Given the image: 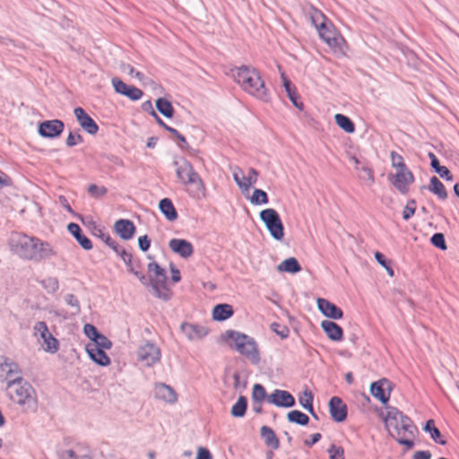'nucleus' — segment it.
Here are the masks:
<instances>
[{"mask_svg": "<svg viewBox=\"0 0 459 459\" xmlns=\"http://www.w3.org/2000/svg\"><path fill=\"white\" fill-rule=\"evenodd\" d=\"M389 180L401 194L405 195L410 185L414 182V176L409 169H405L397 170L394 176H389Z\"/></svg>", "mask_w": 459, "mask_h": 459, "instance_id": "11", "label": "nucleus"}, {"mask_svg": "<svg viewBox=\"0 0 459 459\" xmlns=\"http://www.w3.org/2000/svg\"><path fill=\"white\" fill-rule=\"evenodd\" d=\"M233 313L231 305L226 303L217 304L212 310V318L215 321H224L230 318Z\"/></svg>", "mask_w": 459, "mask_h": 459, "instance_id": "32", "label": "nucleus"}, {"mask_svg": "<svg viewBox=\"0 0 459 459\" xmlns=\"http://www.w3.org/2000/svg\"><path fill=\"white\" fill-rule=\"evenodd\" d=\"M428 188L441 200H446L448 196L444 184L435 176L430 178Z\"/></svg>", "mask_w": 459, "mask_h": 459, "instance_id": "33", "label": "nucleus"}, {"mask_svg": "<svg viewBox=\"0 0 459 459\" xmlns=\"http://www.w3.org/2000/svg\"><path fill=\"white\" fill-rule=\"evenodd\" d=\"M67 230L84 250H91L92 248L91 239L82 233L78 224L71 222L67 225Z\"/></svg>", "mask_w": 459, "mask_h": 459, "instance_id": "27", "label": "nucleus"}, {"mask_svg": "<svg viewBox=\"0 0 459 459\" xmlns=\"http://www.w3.org/2000/svg\"><path fill=\"white\" fill-rule=\"evenodd\" d=\"M279 272L297 273L301 271V266L295 257H289L277 265Z\"/></svg>", "mask_w": 459, "mask_h": 459, "instance_id": "34", "label": "nucleus"}, {"mask_svg": "<svg viewBox=\"0 0 459 459\" xmlns=\"http://www.w3.org/2000/svg\"><path fill=\"white\" fill-rule=\"evenodd\" d=\"M173 164L176 167L178 178L184 185H197L200 188H204L202 178L188 160L181 159L180 160H175Z\"/></svg>", "mask_w": 459, "mask_h": 459, "instance_id": "7", "label": "nucleus"}, {"mask_svg": "<svg viewBox=\"0 0 459 459\" xmlns=\"http://www.w3.org/2000/svg\"><path fill=\"white\" fill-rule=\"evenodd\" d=\"M423 430L426 431V432H429L431 438L440 444V445H446V441L444 440V439H441V433L439 431V429L435 426V421L433 420H429L424 428H423Z\"/></svg>", "mask_w": 459, "mask_h": 459, "instance_id": "38", "label": "nucleus"}, {"mask_svg": "<svg viewBox=\"0 0 459 459\" xmlns=\"http://www.w3.org/2000/svg\"><path fill=\"white\" fill-rule=\"evenodd\" d=\"M258 172L256 169L250 168L248 175L243 176V180L246 182L247 191L257 181Z\"/></svg>", "mask_w": 459, "mask_h": 459, "instance_id": "54", "label": "nucleus"}, {"mask_svg": "<svg viewBox=\"0 0 459 459\" xmlns=\"http://www.w3.org/2000/svg\"><path fill=\"white\" fill-rule=\"evenodd\" d=\"M82 142H83V138L80 134H74L73 132H70L66 138L65 143L68 147H73V146H74L78 143H81Z\"/></svg>", "mask_w": 459, "mask_h": 459, "instance_id": "58", "label": "nucleus"}, {"mask_svg": "<svg viewBox=\"0 0 459 459\" xmlns=\"http://www.w3.org/2000/svg\"><path fill=\"white\" fill-rule=\"evenodd\" d=\"M385 421L387 430L394 437L403 436L405 432L413 435L416 430L411 420L395 408L388 410Z\"/></svg>", "mask_w": 459, "mask_h": 459, "instance_id": "5", "label": "nucleus"}, {"mask_svg": "<svg viewBox=\"0 0 459 459\" xmlns=\"http://www.w3.org/2000/svg\"><path fill=\"white\" fill-rule=\"evenodd\" d=\"M259 216L271 236L275 240H281L284 237V227L279 213L273 208H267L261 211Z\"/></svg>", "mask_w": 459, "mask_h": 459, "instance_id": "6", "label": "nucleus"}, {"mask_svg": "<svg viewBox=\"0 0 459 459\" xmlns=\"http://www.w3.org/2000/svg\"><path fill=\"white\" fill-rule=\"evenodd\" d=\"M314 395L307 389L304 390L299 395V403L307 411H312Z\"/></svg>", "mask_w": 459, "mask_h": 459, "instance_id": "42", "label": "nucleus"}, {"mask_svg": "<svg viewBox=\"0 0 459 459\" xmlns=\"http://www.w3.org/2000/svg\"><path fill=\"white\" fill-rule=\"evenodd\" d=\"M250 202L255 205H260L268 204L269 199L265 191L256 188L254 190L253 195L250 197Z\"/></svg>", "mask_w": 459, "mask_h": 459, "instance_id": "43", "label": "nucleus"}, {"mask_svg": "<svg viewBox=\"0 0 459 459\" xmlns=\"http://www.w3.org/2000/svg\"><path fill=\"white\" fill-rule=\"evenodd\" d=\"M260 435L265 446L272 450H277L280 447V441L273 429L268 426H263L260 429Z\"/></svg>", "mask_w": 459, "mask_h": 459, "instance_id": "28", "label": "nucleus"}, {"mask_svg": "<svg viewBox=\"0 0 459 459\" xmlns=\"http://www.w3.org/2000/svg\"><path fill=\"white\" fill-rule=\"evenodd\" d=\"M61 459H93V456L89 447L79 445L72 449L63 451Z\"/></svg>", "mask_w": 459, "mask_h": 459, "instance_id": "25", "label": "nucleus"}, {"mask_svg": "<svg viewBox=\"0 0 459 459\" xmlns=\"http://www.w3.org/2000/svg\"><path fill=\"white\" fill-rule=\"evenodd\" d=\"M321 327L327 337L333 342H340L343 337L342 328L335 322L330 320H323Z\"/></svg>", "mask_w": 459, "mask_h": 459, "instance_id": "26", "label": "nucleus"}, {"mask_svg": "<svg viewBox=\"0 0 459 459\" xmlns=\"http://www.w3.org/2000/svg\"><path fill=\"white\" fill-rule=\"evenodd\" d=\"M353 160H354L355 164L357 165L356 169H360L362 172V174L360 175V178L362 179H368L370 182H374V174H373L372 169L367 166H362L361 168H359L358 165L359 164V160L355 157H353Z\"/></svg>", "mask_w": 459, "mask_h": 459, "instance_id": "51", "label": "nucleus"}, {"mask_svg": "<svg viewBox=\"0 0 459 459\" xmlns=\"http://www.w3.org/2000/svg\"><path fill=\"white\" fill-rule=\"evenodd\" d=\"M114 230L121 238L129 240L134 237L136 228L130 220L120 219L115 222Z\"/></svg>", "mask_w": 459, "mask_h": 459, "instance_id": "23", "label": "nucleus"}, {"mask_svg": "<svg viewBox=\"0 0 459 459\" xmlns=\"http://www.w3.org/2000/svg\"><path fill=\"white\" fill-rule=\"evenodd\" d=\"M431 168L442 178H445L447 181H452L453 180V176L451 175L449 169L446 167H445V166H441L440 163H439V160L438 161H435L434 160L433 161V165L431 166Z\"/></svg>", "mask_w": 459, "mask_h": 459, "instance_id": "46", "label": "nucleus"}, {"mask_svg": "<svg viewBox=\"0 0 459 459\" xmlns=\"http://www.w3.org/2000/svg\"><path fill=\"white\" fill-rule=\"evenodd\" d=\"M391 160L393 167H394L397 170H403L408 169L403 162V159L401 155L397 154L395 152H391Z\"/></svg>", "mask_w": 459, "mask_h": 459, "instance_id": "55", "label": "nucleus"}, {"mask_svg": "<svg viewBox=\"0 0 459 459\" xmlns=\"http://www.w3.org/2000/svg\"><path fill=\"white\" fill-rule=\"evenodd\" d=\"M138 360L146 367H152L160 362L161 358L160 349L154 343L146 342L137 350Z\"/></svg>", "mask_w": 459, "mask_h": 459, "instance_id": "9", "label": "nucleus"}, {"mask_svg": "<svg viewBox=\"0 0 459 459\" xmlns=\"http://www.w3.org/2000/svg\"><path fill=\"white\" fill-rule=\"evenodd\" d=\"M221 339L225 342L231 340L233 342L231 347L248 359L251 364L258 365L260 363L261 357L258 344L253 337L235 330H227L221 334Z\"/></svg>", "mask_w": 459, "mask_h": 459, "instance_id": "4", "label": "nucleus"}, {"mask_svg": "<svg viewBox=\"0 0 459 459\" xmlns=\"http://www.w3.org/2000/svg\"><path fill=\"white\" fill-rule=\"evenodd\" d=\"M93 234L102 239L114 251H118L119 245L100 228L95 226Z\"/></svg>", "mask_w": 459, "mask_h": 459, "instance_id": "41", "label": "nucleus"}, {"mask_svg": "<svg viewBox=\"0 0 459 459\" xmlns=\"http://www.w3.org/2000/svg\"><path fill=\"white\" fill-rule=\"evenodd\" d=\"M147 271L149 273L148 283L143 284L144 286H150L154 284H165L168 281L166 271L160 266L156 262H151L147 265Z\"/></svg>", "mask_w": 459, "mask_h": 459, "instance_id": "16", "label": "nucleus"}, {"mask_svg": "<svg viewBox=\"0 0 459 459\" xmlns=\"http://www.w3.org/2000/svg\"><path fill=\"white\" fill-rule=\"evenodd\" d=\"M317 307L319 311L328 318L337 320L343 316L342 310L327 299L322 298L317 299Z\"/></svg>", "mask_w": 459, "mask_h": 459, "instance_id": "22", "label": "nucleus"}, {"mask_svg": "<svg viewBox=\"0 0 459 459\" xmlns=\"http://www.w3.org/2000/svg\"><path fill=\"white\" fill-rule=\"evenodd\" d=\"M74 116L80 124L81 127L90 134H95L99 131V126L96 122L81 108H75L74 110Z\"/></svg>", "mask_w": 459, "mask_h": 459, "instance_id": "18", "label": "nucleus"}, {"mask_svg": "<svg viewBox=\"0 0 459 459\" xmlns=\"http://www.w3.org/2000/svg\"><path fill=\"white\" fill-rule=\"evenodd\" d=\"M169 247L183 258H188L194 253L193 245L186 239L171 238L169 241Z\"/></svg>", "mask_w": 459, "mask_h": 459, "instance_id": "20", "label": "nucleus"}, {"mask_svg": "<svg viewBox=\"0 0 459 459\" xmlns=\"http://www.w3.org/2000/svg\"><path fill=\"white\" fill-rule=\"evenodd\" d=\"M65 300L68 306L75 308V314H79L81 311L80 302L74 294H67L65 297Z\"/></svg>", "mask_w": 459, "mask_h": 459, "instance_id": "61", "label": "nucleus"}, {"mask_svg": "<svg viewBox=\"0 0 459 459\" xmlns=\"http://www.w3.org/2000/svg\"><path fill=\"white\" fill-rule=\"evenodd\" d=\"M117 255L123 260L127 267V271L133 273L137 279L140 281L142 284L148 283V279L145 274H143L141 271L135 269L134 265V259L131 253L127 252L126 249L118 247V251H115Z\"/></svg>", "mask_w": 459, "mask_h": 459, "instance_id": "19", "label": "nucleus"}, {"mask_svg": "<svg viewBox=\"0 0 459 459\" xmlns=\"http://www.w3.org/2000/svg\"><path fill=\"white\" fill-rule=\"evenodd\" d=\"M35 335L39 333L44 343V350L50 353H56L58 351L59 343L52 333L48 331V325L45 322H37L33 327Z\"/></svg>", "mask_w": 459, "mask_h": 459, "instance_id": "10", "label": "nucleus"}, {"mask_svg": "<svg viewBox=\"0 0 459 459\" xmlns=\"http://www.w3.org/2000/svg\"><path fill=\"white\" fill-rule=\"evenodd\" d=\"M430 242L433 246H435L436 247L441 249V250H446V239H445V236L443 233H435L432 235L431 238H430Z\"/></svg>", "mask_w": 459, "mask_h": 459, "instance_id": "50", "label": "nucleus"}, {"mask_svg": "<svg viewBox=\"0 0 459 459\" xmlns=\"http://www.w3.org/2000/svg\"><path fill=\"white\" fill-rule=\"evenodd\" d=\"M154 396L169 403L177 402V394L170 386L163 383H156L154 385Z\"/></svg>", "mask_w": 459, "mask_h": 459, "instance_id": "24", "label": "nucleus"}, {"mask_svg": "<svg viewBox=\"0 0 459 459\" xmlns=\"http://www.w3.org/2000/svg\"><path fill=\"white\" fill-rule=\"evenodd\" d=\"M155 106L157 110L167 118L174 116V108L172 104L165 98L156 100Z\"/></svg>", "mask_w": 459, "mask_h": 459, "instance_id": "35", "label": "nucleus"}, {"mask_svg": "<svg viewBox=\"0 0 459 459\" xmlns=\"http://www.w3.org/2000/svg\"><path fill=\"white\" fill-rule=\"evenodd\" d=\"M93 342L91 347H98L101 350H109L112 347L111 341L102 333H100Z\"/></svg>", "mask_w": 459, "mask_h": 459, "instance_id": "48", "label": "nucleus"}, {"mask_svg": "<svg viewBox=\"0 0 459 459\" xmlns=\"http://www.w3.org/2000/svg\"><path fill=\"white\" fill-rule=\"evenodd\" d=\"M41 286L48 292L55 293L59 288V282L56 277H48L41 281Z\"/></svg>", "mask_w": 459, "mask_h": 459, "instance_id": "44", "label": "nucleus"}, {"mask_svg": "<svg viewBox=\"0 0 459 459\" xmlns=\"http://www.w3.org/2000/svg\"><path fill=\"white\" fill-rule=\"evenodd\" d=\"M9 246L12 252L21 258L35 262L48 259L56 255L48 242L19 232L11 234Z\"/></svg>", "mask_w": 459, "mask_h": 459, "instance_id": "1", "label": "nucleus"}, {"mask_svg": "<svg viewBox=\"0 0 459 459\" xmlns=\"http://www.w3.org/2000/svg\"><path fill=\"white\" fill-rule=\"evenodd\" d=\"M232 176H233V179L236 182V184L238 185V186L242 191H247L246 182H245V180H243V176H245V175L243 174L242 169L239 167H235L232 170Z\"/></svg>", "mask_w": 459, "mask_h": 459, "instance_id": "49", "label": "nucleus"}, {"mask_svg": "<svg viewBox=\"0 0 459 459\" xmlns=\"http://www.w3.org/2000/svg\"><path fill=\"white\" fill-rule=\"evenodd\" d=\"M267 402L277 407L290 408L296 403L293 395L285 390L275 389L268 397Z\"/></svg>", "mask_w": 459, "mask_h": 459, "instance_id": "15", "label": "nucleus"}, {"mask_svg": "<svg viewBox=\"0 0 459 459\" xmlns=\"http://www.w3.org/2000/svg\"><path fill=\"white\" fill-rule=\"evenodd\" d=\"M287 420L291 422L300 426H307L309 422V418L304 412L293 410L287 413Z\"/></svg>", "mask_w": 459, "mask_h": 459, "instance_id": "37", "label": "nucleus"}, {"mask_svg": "<svg viewBox=\"0 0 459 459\" xmlns=\"http://www.w3.org/2000/svg\"><path fill=\"white\" fill-rule=\"evenodd\" d=\"M266 397L264 387L261 384H255L252 391L253 402L261 403Z\"/></svg>", "mask_w": 459, "mask_h": 459, "instance_id": "45", "label": "nucleus"}, {"mask_svg": "<svg viewBox=\"0 0 459 459\" xmlns=\"http://www.w3.org/2000/svg\"><path fill=\"white\" fill-rule=\"evenodd\" d=\"M65 124L59 119L46 120L39 125L38 132L44 138L58 137L64 131Z\"/></svg>", "mask_w": 459, "mask_h": 459, "instance_id": "12", "label": "nucleus"}, {"mask_svg": "<svg viewBox=\"0 0 459 459\" xmlns=\"http://www.w3.org/2000/svg\"><path fill=\"white\" fill-rule=\"evenodd\" d=\"M336 125L342 128L344 132L352 134L355 132V126L352 120L342 114H336L334 116Z\"/></svg>", "mask_w": 459, "mask_h": 459, "instance_id": "36", "label": "nucleus"}, {"mask_svg": "<svg viewBox=\"0 0 459 459\" xmlns=\"http://www.w3.org/2000/svg\"><path fill=\"white\" fill-rule=\"evenodd\" d=\"M180 330L189 341L200 340L208 334L206 327L186 322L181 324Z\"/></svg>", "mask_w": 459, "mask_h": 459, "instance_id": "21", "label": "nucleus"}, {"mask_svg": "<svg viewBox=\"0 0 459 459\" xmlns=\"http://www.w3.org/2000/svg\"><path fill=\"white\" fill-rule=\"evenodd\" d=\"M83 332L85 335L91 339L92 342L96 340L98 335L100 333L98 329L91 324H85L83 326Z\"/></svg>", "mask_w": 459, "mask_h": 459, "instance_id": "57", "label": "nucleus"}, {"mask_svg": "<svg viewBox=\"0 0 459 459\" xmlns=\"http://www.w3.org/2000/svg\"><path fill=\"white\" fill-rule=\"evenodd\" d=\"M271 328L277 335H279L282 339H285L289 336L290 330L285 325H281L277 323H273Z\"/></svg>", "mask_w": 459, "mask_h": 459, "instance_id": "56", "label": "nucleus"}, {"mask_svg": "<svg viewBox=\"0 0 459 459\" xmlns=\"http://www.w3.org/2000/svg\"><path fill=\"white\" fill-rule=\"evenodd\" d=\"M86 351L89 357L100 366H108L110 364V359L104 351L98 347H91V344L86 346Z\"/></svg>", "mask_w": 459, "mask_h": 459, "instance_id": "29", "label": "nucleus"}, {"mask_svg": "<svg viewBox=\"0 0 459 459\" xmlns=\"http://www.w3.org/2000/svg\"><path fill=\"white\" fill-rule=\"evenodd\" d=\"M159 209L165 216V218L169 221H174L178 217V212L169 198L161 199L159 203Z\"/></svg>", "mask_w": 459, "mask_h": 459, "instance_id": "31", "label": "nucleus"}, {"mask_svg": "<svg viewBox=\"0 0 459 459\" xmlns=\"http://www.w3.org/2000/svg\"><path fill=\"white\" fill-rule=\"evenodd\" d=\"M329 412L336 422H342L347 418V405L338 396H333L329 401Z\"/></svg>", "mask_w": 459, "mask_h": 459, "instance_id": "17", "label": "nucleus"}, {"mask_svg": "<svg viewBox=\"0 0 459 459\" xmlns=\"http://www.w3.org/2000/svg\"><path fill=\"white\" fill-rule=\"evenodd\" d=\"M169 129L171 131H168L169 133H170L174 137H176L178 140V146L181 148V149H186L188 147V143L186 140V137L184 135H182L177 129L169 126Z\"/></svg>", "mask_w": 459, "mask_h": 459, "instance_id": "59", "label": "nucleus"}, {"mask_svg": "<svg viewBox=\"0 0 459 459\" xmlns=\"http://www.w3.org/2000/svg\"><path fill=\"white\" fill-rule=\"evenodd\" d=\"M313 24L316 26L320 38L330 47H336L339 39L335 36V32L332 30V24L325 22V17L321 12H316L311 16Z\"/></svg>", "mask_w": 459, "mask_h": 459, "instance_id": "8", "label": "nucleus"}, {"mask_svg": "<svg viewBox=\"0 0 459 459\" xmlns=\"http://www.w3.org/2000/svg\"><path fill=\"white\" fill-rule=\"evenodd\" d=\"M431 452L429 450H419L416 451L413 455L412 459H431Z\"/></svg>", "mask_w": 459, "mask_h": 459, "instance_id": "64", "label": "nucleus"}, {"mask_svg": "<svg viewBox=\"0 0 459 459\" xmlns=\"http://www.w3.org/2000/svg\"><path fill=\"white\" fill-rule=\"evenodd\" d=\"M7 395L12 401L24 407V410L36 411L38 402L35 390L30 384L18 377L8 382L6 386Z\"/></svg>", "mask_w": 459, "mask_h": 459, "instance_id": "3", "label": "nucleus"}, {"mask_svg": "<svg viewBox=\"0 0 459 459\" xmlns=\"http://www.w3.org/2000/svg\"><path fill=\"white\" fill-rule=\"evenodd\" d=\"M138 247L141 251L146 252L151 247V239L147 235L138 238Z\"/></svg>", "mask_w": 459, "mask_h": 459, "instance_id": "63", "label": "nucleus"}, {"mask_svg": "<svg viewBox=\"0 0 459 459\" xmlns=\"http://www.w3.org/2000/svg\"><path fill=\"white\" fill-rule=\"evenodd\" d=\"M234 77L242 89L250 95L263 101L269 100L268 90L265 88L264 82L255 68L242 65L237 68Z\"/></svg>", "mask_w": 459, "mask_h": 459, "instance_id": "2", "label": "nucleus"}, {"mask_svg": "<svg viewBox=\"0 0 459 459\" xmlns=\"http://www.w3.org/2000/svg\"><path fill=\"white\" fill-rule=\"evenodd\" d=\"M0 368L5 372L7 376H12L18 373V365L8 359H4V362L0 363Z\"/></svg>", "mask_w": 459, "mask_h": 459, "instance_id": "47", "label": "nucleus"}, {"mask_svg": "<svg viewBox=\"0 0 459 459\" xmlns=\"http://www.w3.org/2000/svg\"><path fill=\"white\" fill-rule=\"evenodd\" d=\"M415 210L416 201L414 199L409 200L403 212V219L405 221L410 220L414 215Z\"/></svg>", "mask_w": 459, "mask_h": 459, "instance_id": "52", "label": "nucleus"}, {"mask_svg": "<svg viewBox=\"0 0 459 459\" xmlns=\"http://www.w3.org/2000/svg\"><path fill=\"white\" fill-rule=\"evenodd\" d=\"M153 290L154 295L164 301H168L172 297V291L169 289L168 283L150 285Z\"/></svg>", "mask_w": 459, "mask_h": 459, "instance_id": "40", "label": "nucleus"}, {"mask_svg": "<svg viewBox=\"0 0 459 459\" xmlns=\"http://www.w3.org/2000/svg\"><path fill=\"white\" fill-rule=\"evenodd\" d=\"M247 408V400L245 396L240 395L238 401L233 404L230 413L232 416L241 418L245 416Z\"/></svg>", "mask_w": 459, "mask_h": 459, "instance_id": "39", "label": "nucleus"}, {"mask_svg": "<svg viewBox=\"0 0 459 459\" xmlns=\"http://www.w3.org/2000/svg\"><path fill=\"white\" fill-rule=\"evenodd\" d=\"M112 85L116 92L124 95L134 101L140 100L143 94V91L139 88L128 85L117 77L112 79Z\"/></svg>", "mask_w": 459, "mask_h": 459, "instance_id": "14", "label": "nucleus"}, {"mask_svg": "<svg viewBox=\"0 0 459 459\" xmlns=\"http://www.w3.org/2000/svg\"><path fill=\"white\" fill-rule=\"evenodd\" d=\"M88 193L94 197H100L107 194V188L104 186L100 187L92 184L89 186Z\"/></svg>", "mask_w": 459, "mask_h": 459, "instance_id": "60", "label": "nucleus"}, {"mask_svg": "<svg viewBox=\"0 0 459 459\" xmlns=\"http://www.w3.org/2000/svg\"><path fill=\"white\" fill-rule=\"evenodd\" d=\"M391 390V382L386 378L373 382L370 385L371 394L383 404L389 401Z\"/></svg>", "mask_w": 459, "mask_h": 459, "instance_id": "13", "label": "nucleus"}, {"mask_svg": "<svg viewBox=\"0 0 459 459\" xmlns=\"http://www.w3.org/2000/svg\"><path fill=\"white\" fill-rule=\"evenodd\" d=\"M58 202L68 212L82 221V216L74 212L65 196L60 195L58 197Z\"/></svg>", "mask_w": 459, "mask_h": 459, "instance_id": "62", "label": "nucleus"}, {"mask_svg": "<svg viewBox=\"0 0 459 459\" xmlns=\"http://www.w3.org/2000/svg\"><path fill=\"white\" fill-rule=\"evenodd\" d=\"M281 77L282 80L283 87L287 92V95L290 99V100L292 102V104L299 108V110H302L304 108V105L301 101L298 100V94L296 91L295 87L292 86V83L290 80L288 79V77L285 75L283 72H281Z\"/></svg>", "mask_w": 459, "mask_h": 459, "instance_id": "30", "label": "nucleus"}, {"mask_svg": "<svg viewBox=\"0 0 459 459\" xmlns=\"http://www.w3.org/2000/svg\"><path fill=\"white\" fill-rule=\"evenodd\" d=\"M327 452L329 454L330 459H345L344 457V450L342 446H337L335 445H332Z\"/></svg>", "mask_w": 459, "mask_h": 459, "instance_id": "53", "label": "nucleus"}]
</instances>
